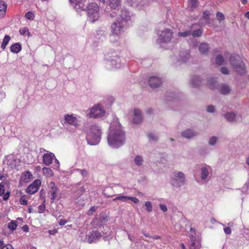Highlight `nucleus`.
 <instances>
[{"label": "nucleus", "instance_id": "obj_49", "mask_svg": "<svg viewBox=\"0 0 249 249\" xmlns=\"http://www.w3.org/2000/svg\"><path fill=\"white\" fill-rule=\"evenodd\" d=\"M25 17L30 20H33L34 18V15L31 12H28L26 14Z\"/></svg>", "mask_w": 249, "mask_h": 249}, {"label": "nucleus", "instance_id": "obj_44", "mask_svg": "<svg viewBox=\"0 0 249 249\" xmlns=\"http://www.w3.org/2000/svg\"><path fill=\"white\" fill-rule=\"evenodd\" d=\"M216 18L219 22L224 20V19H225L224 15L221 12L217 13Z\"/></svg>", "mask_w": 249, "mask_h": 249}, {"label": "nucleus", "instance_id": "obj_55", "mask_svg": "<svg viewBox=\"0 0 249 249\" xmlns=\"http://www.w3.org/2000/svg\"><path fill=\"white\" fill-rule=\"evenodd\" d=\"M128 200H131L135 203H138L139 202V200L135 197L128 196Z\"/></svg>", "mask_w": 249, "mask_h": 249}, {"label": "nucleus", "instance_id": "obj_18", "mask_svg": "<svg viewBox=\"0 0 249 249\" xmlns=\"http://www.w3.org/2000/svg\"><path fill=\"white\" fill-rule=\"evenodd\" d=\"M198 135V133L193 129H187L181 133L182 137L187 139H192Z\"/></svg>", "mask_w": 249, "mask_h": 249}, {"label": "nucleus", "instance_id": "obj_3", "mask_svg": "<svg viewBox=\"0 0 249 249\" xmlns=\"http://www.w3.org/2000/svg\"><path fill=\"white\" fill-rule=\"evenodd\" d=\"M186 183V175L183 172L176 170L172 173L170 176V183L174 188L180 189Z\"/></svg>", "mask_w": 249, "mask_h": 249}, {"label": "nucleus", "instance_id": "obj_50", "mask_svg": "<svg viewBox=\"0 0 249 249\" xmlns=\"http://www.w3.org/2000/svg\"><path fill=\"white\" fill-rule=\"evenodd\" d=\"M97 207L93 206L92 207L88 212L87 214L88 215H91L96 211Z\"/></svg>", "mask_w": 249, "mask_h": 249}, {"label": "nucleus", "instance_id": "obj_58", "mask_svg": "<svg viewBox=\"0 0 249 249\" xmlns=\"http://www.w3.org/2000/svg\"><path fill=\"white\" fill-rule=\"evenodd\" d=\"M4 194V185L2 183H0V196H2Z\"/></svg>", "mask_w": 249, "mask_h": 249}, {"label": "nucleus", "instance_id": "obj_29", "mask_svg": "<svg viewBox=\"0 0 249 249\" xmlns=\"http://www.w3.org/2000/svg\"><path fill=\"white\" fill-rule=\"evenodd\" d=\"M21 50V46L19 43H15L10 47V50L14 53H18Z\"/></svg>", "mask_w": 249, "mask_h": 249}, {"label": "nucleus", "instance_id": "obj_47", "mask_svg": "<svg viewBox=\"0 0 249 249\" xmlns=\"http://www.w3.org/2000/svg\"><path fill=\"white\" fill-rule=\"evenodd\" d=\"M19 202L21 205H27L28 202L26 199L25 196H22L19 199Z\"/></svg>", "mask_w": 249, "mask_h": 249}, {"label": "nucleus", "instance_id": "obj_9", "mask_svg": "<svg viewBox=\"0 0 249 249\" xmlns=\"http://www.w3.org/2000/svg\"><path fill=\"white\" fill-rule=\"evenodd\" d=\"M173 37V32L170 29H166L161 32L159 35L158 41L159 44L168 42Z\"/></svg>", "mask_w": 249, "mask_h": 249}, {"label": "nucleus", "instance_id": "obj_4", "mask_svg": "<svg viewBox=\"0 0 249 249\" xmlns=\"http://www.w3.org/2000/svg\"><path fill=\"white\" fill-rule=\"evenodd\" d=\"M230 62L232 68L236 72L240 74L245 73L244 64L240 60L239 56L231 55L230 58Z\"/></svg>", "mask_w": 249, "mask_h": 249}, {"label": "nucleus", "instance_id": "obj_11", "mask_svg": "<svg viewBox=\"0 0 249 249\" xmlns=\"http://www.w3.org/2000/svg\"><path fill=\"white\" fill-rule=\"evenodd\" d=\"M80 117H76L73 114H67L65 116V122L68 123L69 124L74 126L75 127H77L79 126L80 124Z\"/></svg>", "mask_w": 249, "mask_h": 249}, {"label": "nucleus", "instance_id": "obj_23", "mask_svg": "<svg viewBox=\"0 0 249 249\" xmlns=\"http://www.w3.org/2000/svg\"><path fill=\"white\" fill-rule=\"evenodd\" d=\"M198 50L201 53L206 54L209 50L208 44L206 43H200L198 46Z\"/></svg>", "mask_w": 249, "mask_h": 249}, {"label": "nucleus", "instance_id": "obj_24", "mask_svg": "<svg viewBox=\"0 0 249 249\" xmlns=\"http://www.w3.org/2000/svg\"><path fill=\"white\" fill-rule=\"evenodd\" d=\"M225 118L229 122L232 123L236 121V115L233 112H227L224 115Z\"/></svg>", "mask_w": 249, "mask_h": 249}, {"label": "nucleus", "instance_id": "obj_8", "mask_svg": "<svg viewBox=\"0 0 249 249\" xmlns=\"http://www.w3.org/2000/svg\"><path fill=\"white\" fill-rule=\"evenodd\" d=\"M124 24L117 20L113 22L110 26V32L112 35L119 36L124 31Z\"/></svg>", "mask_w": 249, "mask_h": 249}, {"label": "nucleus", "instance_id": "obj_42", "mask_svg": "<svg viewBox=\"0 0 249 249\" xmlns=\"http://www.w3.org/2000/svg\"><path fill=\"white\" fill-rule=\"evenodd\" d=\"M202 31L201 29L195 30L192 33V35L195 37H199L201 36Z\"/></svg>", "mask_w": 249, "mask_h": 249}, {"label": "nucleus", "instance_id": "obj_53", "mask_svg": "<svg viewBox=\"0 0 249 249\" xmlns=\"http://www.w3.org/2000/svg\"><path fill=\"white\" fill-rule=\"evenodd\" d=\"M220 71L223 74H229V71L227 67H222L220 69Z\"/></svg>", "mask_w": 249, "mask_h": 249}, {"label": "nucleus", "instance_id": "obj_6", "mask_svg": "<svg viewBox=\"0 0 249 249\" xmlns=\"http://www.w3.org/2000/svg\"><path fill=\"white\" fill-rule=\"evenodd\" d=\"M107 67L109 69H118L121 68V64L120 59L117 56L115 53H107L106 55Z\"/></svg>", "mask_w": 249, "mask_h": 249}, {"label": "nucleus", "instance_id": "obj_7", "mask_svg": "<svg viewBox=\"0 0 249 249\" xmlns=\"http://www.w3.org/2000/svg\"><path fill=\"white\" fill-rule=\"evenodd\" d=\"M105 111L103 108L99 104L92 107L88 114L89 118H99L105 115Z\"/></svg>", "mask_w": 249, "mask_h": 249}, {"label": "nucleus", "instance_id": "obj_34", "mask_svg": "<svg viewBox=\"0 0 249 249\" xmlns=\"http://www.w3.org/2000/svg\"><path fill=\"white\" fill-rule=\"evenodd\" d=\"M218 138L217 137L213 136L209 138L208 142L210 145L213 146L218 142Z\"/></svg>", "mask_w": 249, "mask_h": 249}, {"label": "nucleus", "instance_id": "obj_57", "mask_svg": "<svg viewBox=\"0 0 249 249\" xmlns=\"http://www.w3.org/2000/svg\"><path fill=\"white\" fill-rule=\"evenodd\" d=\"M38 210L39 213H42L45 210V207L44 205H40L38 207Z\"/></svg>", "mask_w": 249, "mask_h": 249}, {"label": "nucleus", "instance_id": "obj_59", "mask_svg": "<svg viewBox=\"0 0 249 249\" xmlns=\"http://www.w3.org/2000/svg\"><path fill=\"white\" fill-rule=\"evenodd\" d=\"M224 231L226 234H230L231 232V229L228 227L224 229Z\"/></svg>", "mask_w": 249, "mask_h": 249}, {"label": "nucleus", "instance_id": "obj_48", "mask_svg": "<svg viewBox=\"0 0 249 249\" xmlns=\"http://www.w3.org/2000/svg\"><path fill=\"white\" fill-rule=\"evenodd\" d=\"M200 249V245L198 243L196 245V242L194 241L191 243V246H190V249Z\"/></svg>", "mask_w": 249, "mask_h": 249}, {"label": "nucleus", "instance_id": "obj_39", "mask_svg": "<svg viewBox=\"0 0 249 249\" xmlns=\"http://www.w3.org/2000/svg\"><path fill=\"white\" fill-rule=\"evenodd\" d=\"M216 84V81L213 78H211L208 81V85L211 89H214Z\"/></svg>", "mask_w": 249, "mask_h": 249}, {"label": "nucleus", "instance_id": "obj_36", "mask_svg": "<svg viewBox=\"0 0 249 249\" xmlns=\"http://www.w3.org/2000/svg\"><path fill=\"white\" fill-rule=\"evenodd\" d=\"M85 191V189L84 186H80L77 188L75 193L76 194L75 197H78L81 196Z\"/></svg>", "mask_w": 249, "mask_h": 249}, {"label": "nucleus", "instance_id": "obj_22", "mask_svg": "<svg viewBox=\"0 0 249 249\" xmlns=\"http://www.w3.org/2000/svg\"><path fill=\"white\" fill-rule=\"evenodd\" d=\"M33 179V175L29 171H26L22 173L21 176V179L25 182H29Z\"/></svg>", "mask_w": 249, "mask_h": 249}, {"label": "nucleus", "instance_id": "obj_32", "mask_svg": "<svg viewBox=\"0 0 249 249\" xmlns=\"http://www.w3.org/2000/svg\"><path fill=\"white\" fill-rule=\"evenodd\" d=\"M111 8L115 9L119 5L120 0H108Z\"/></svg>", "mask_w": 249, "mask_h": 249}, {"label": "nucleus", "instance_id": "obj_56", "mask_svg": "<svg viewBox=\"0 0 249 249\" xmlns=\"http://www.w3.org/2000/svg\"><path fill=\"white\" fill-rule=\"evenodd\" d=\"M160 209L164 212L167 211V206L165 204H160L159 205Z\"/></svg>", "mask_w": 249, "mask_h": 249}, {"label": "nucleus", "instance_id": "obj_62", "mask_svg": "<svg viewBox=\"0 0 249 249\" xmlns=\"http://www.w3.org/2000/svg\"><path fill=\"white\" fill-rule=\"evenodd\" d=\"M58 223L60 225H64L67 223V221L64 219H60Z\"/></svg>", "mask_w": 249, "mask_h": 249}, {"label": "nucleus", "instance_id": "obj_54", "mask_svg": "<svg viewBox=\"0 0 249 249\" xmlns=\"http://www.w3.org/2000/svg\"><path fill=\"white\" fill-rule=\"evenodd\" d=\"M19 32L21 35H25L26 33H29L28 28L26 27L20 29Z\"/></svg>", "mask_w": 249, "mask_h": 249}, {"label": "nucleus", "instance_id": "obj_2", "mask_svg": "<svg viewBox=\"0 0 249 249\" xmlns=\"http://www.w3.org/2000/svg\"><path fill=\"white\" fill-rule=\"evenodd\" d=\"M101 134L102 131L99 126L96 124H91L87 136L88 144L92 145L97 144L100 141Z\"/></svg>", "mask_w": 249, "mask_h": 249}, {"label": "nucleus", "instance_id": "obj_28", "mask_svg": "<svg viewBox=\"0 0 249 249\" xmlns=\"http://www.w3.org/2000/svg\"><path fill=\"white\" fill-rule=\"evenodd\" d=\"M7 4L3 1H0V16L3 17L6 14Z\"/></svg>", "mask_w": 249, "mask_h": 249}, {"label": "nucleus", "instance_id": "obj_25", "mask_svg": "<svg viewBox=\"0 0 249 249\" xmlns=\"http://www.w3.org/2000/svg\"><path fill=\"white\" fill-rule=\"evenodd\" d=\"M219 90L221 94L226 95L230 92L231 89L228 85L222 84L220 86Z\"/></svg>", "mask_w": 249, "mask_h": 249}, {"label": "nucleus", "instance_id": "obj_60", "mask_svg": "<svg viewBox=\"0 0 249 249\" xmlns=\"http://www.w3.org/2000/svg\"><path fill=\"white\" fill-rule=\"evenodd\" d=\"M9 196H10V193L9 192H7L6 194H5L4 195V196H3V199L4 200H7L9 198Z\"/></svg>", "mask_w": 249, "mask_h": 249}, {"label": "nucleus", "instance_id": "obj_37", "mask_svg": "<svg viewBox=\"0 0 249 249\" xmlns=\"http://www.w3.org/2000/svg\"><path fill=\"white\" fill-rule=\"evenodd\" d=\"M215 62L218 65H223L224 62L223 57L220 54L218 55L216 57Z\"/></svg>", "mask_w": 249, "mask_h": 249}, {"label": "nucleus", "instance_id": "obj_26", "mask_svg": "<svg viewBox=\"0 0 249 249\" xmlns=\"http://www.w3.org/2000/svg\"><path fill=\"white\" fill-rule=\"evenodd\" d=\"M18 161V159L15 158L13 156H11L8 157L7 164L9 166H10L11 168H13L16 166Z\"/></svg>", "mask_w": 249, "mask_h": 249}, {"label": "nucleus", "instance_id": "obj_17", "mask_svg": "<svg viewBox=\"0 0 249 249\" xmlns=\"http://www.w3.org/2000/svg\"><path fill=\"white\" fill-rule=\"evenodd\" d=\"M210 166L207 165H204L200 168V178L202 180H205L207 178L210 174Z\"/></svg>", "mask_w": 249, "mask_h": 249}, {"label": "nucleus", "instance_id": "obj_1", "mask_svg": "<svg viewBox=\"0 0 249 249\" xmlns=\"http://www.w3.org/2000/svg\"><path fill=\"white\" fill-rule=\"evenodd\" d=\"M125 140V133L120 124L117 121L114 122L110 125L107 137L108 144L112 147L117 148L124 143Z\"/></svg>", "mask_w": 249, "mask_h": 249}, {"label": "nucleus", "instance_id": "obj_63", "mask_svg": "<svg viewBox=\"0 0 249 249\" xmlns=\"http://www.w3.org/2000/svg\"><path fill=\"white\" fill-rule=\"evenodd\" d=\"M22 229H23V231H26V232H27V231H28V229H29V228H28V226H27L25 225V226H23V227H22Z\"/></svg>", "mask_w": 249, "mask_h": 249}, {"label": "nucleus", "instance_id": "obj_21", "mask_svg": "<svg viewBox=\"0 0 249 249\" xmlns=\"http://www.w3.org/2000/svg\"><path fill=\"white\" fill-rule=\"evenodd\" d=\"M76 10H83L85 8V5L83 3L84 0H69Z\"/></svg>", "mask_w": 249, "mask_h": 249}, {"label": "nucleus", "instance_id": "obj_14", "mask_svg": "<svg viewBox=\"0 0 249 249\" xmlns=\"http://www.w3.org/2000/svg\"><path fill=\"white\" fill-rule=\"evenodd\" d=\"M202 82V80L199 76L194 75L191 77L189 85L191 88H196L199 87Z\"/></svg>", "mask_w": 249, "mask_h": 249}, {"label": "nucleus", "instance_id": "obj_35", "mask_svg": "<svg viewBox=\"0 0 249 249\" xmlns=\"http://www.w3.org/2000/svg\"><path fill=\"white\" fill-rule=\"evenodd\" d=\"M10 39V37L9 36H8V35L5 36L3 38L2 43L1 45V48H2L3 50L5 49L6 46L8 44Z\"/></svg>", "mask_w": 249, "mask_h": 249}, {"label": "nucleus", "instance_id": "obj_16", "mask_svg": "<svg viewBox=\"0 0 249 249\" xmlns=\"http://www.w3.org/2000/svg\"><path fill=\"white\" fill-rule=\"evenodd\" d=\"M161 83V79L157 76L150 77L148 80L149 85L152 88L159 87Z\"/></svg>", "mask_w": 249, "mask_h": 249}, {"label": "nucleus", "instance_id": "obj_10", "mask_svg": "<svg viewBox=\"0 0 249 249\" xmlns=\"http://www.w3.org/2000/svg\"><path fill=\"white\" fill-rule=\"evenodd\" d=\"M48 195L53 203L57 197L58 189L53 182H51L48 184Z\"/></svg>", "mask_w": 249, "mask_h": 249}, {"label": "nucleus", "instance_id": "obj_61", "mask_svg": "<svg viewBox=\"0 0 249 249\" xmlns=\"http://www.w3.org/2000/svg\"><path fill=\"white\" fill-rule=\"evenodd\" d=\"M53 160H54V163H55V166H56V168H58L59 167V161L56 159V158H54Z\"/></svg>", "mask_w": 249, "mask_h": 249}, {"label": "nucleus", "instance_id": "obj_52", "mask_svg": "<svg viewBox=\"0 0 249 249\" xmlns=\"http://www.w3.org/2000/svg\"><path fill=\"white\" fill-rule=\"evenodd\" d=\"M77 171L83 177H86L88 175V171L86 170L78 169Z\"/></svg>", "mask_w": 249, "mask_h": 249}, {"label": "nucleus", "instance_id": "obj_46", "mask_svg": "<svg viewBox=\"0 0 249 249\" xmlns=\"http://www.w3.org/2000/svg\"><path fill=\"white\" fill-rule=\"evenodd\" d=\"M210 13L208 11H205L203 13L202 17L205 20L206 22H208L209 20Z\"/></svg>", "mask_w": 249, "mask_h": 249}, {"label": "nucleus", "instance_id": "obj_30", "mask_svg": "<svg viewBox=\"0 0 249 249\" xmlns=\"http://www.w3.org/2000/svg\"><path fill=\"white\" fill-rule=\"evenodd\" d=\"M42 171L44 175L47 177H51L53 176V172L50 168L43 167Z\"/></svg>", "mask_w": 249, "mask_h": 249}, {"label": "nucleus", "instance_id": "obj_20", "mask_svg": "<svg viewBox=\"0 0 249 249\" xmlns=\"http://www.w3.org/2000/svg\"><path fill=\"white\" fill-rule=\"evenodd\" d=\"M101 236V234L98 231H92L89 235L87 239L89 243H91L99 239Z\"/></svg>", "mask_w": 249, "mask_h": 249}, {"label": "nucleus", "instance_id": "obj_12", "mask_svg": "<svg viewBox=\"0 0 249 249\" xmlns=\"http://www.w3.org/2000/svg\"><path fill=\"white\" fill-rule=\"evenodd\" d=\"M41 184V181L39 179L35 180L31 185H30L26 189V192L29 194H33L37 192Z\"/></svg>", "mask_w": 249, "mask_h": 249}, {"label": "nucleus", "instance_id": "obj_13", "mask_svg": "<svg viewBox=\"0 0 249 249\" xmlns=\"http://www.w3.org/2000/svg\"><path fill=\"white\" fill-rule=\"evenodd\" d=\"M54 158H55L54 154L47 151V153H45L42 157V162L45 165L49 166L52 163Z\"/></svg>", "mask_w": 249, "mask_h": 249}, {"label": "nucleus", "instance_id": "obj_27", "mask_svg": "<svg viewBox=\"0 0 249 249\" xmlns=\"http://www.w3.org/2000/svg\"><path fill=\"white\" fill-rule=\"evenodd\" d=\"M134 162L138 166H142L144 162L143 157L140 155H137L134 159Z\"/></svg>", "mask_w": 249, "mask_h": 249}, {"label": "nucleus", "instance_id": "obj_43", "mask_svg": "<svg viewBox=\"0 0 249 249\" xmlns=\"http://www.w3.org/2000/svg\"><path fill=\"white\" fill-rule=\"evenodd\" d=\"M191 34V33L190 31H186L184 32H178V36H181V37H186V36H190Z\"/></svg>", "mask_w": 249, "mask_h": 249}, {"label": "nucleus", "instance_id": "obj_45", "mask_svg": "<svg viewBox=\"0 0 249 249\" xmlns=\"http://www.w3.org/2000/svg\"><path fill=\"white\" fill-rule=\"evenodd\" d=\"M17 227V225L14 221H11L8 224V228L12 230H15Z\"/></svg>", "mask_w": 249, "mask_h": 249}, {"label": "nucleus", "instance_id": "obj_38", "mask_svg": "<svg viewBox=\"0 0 249 249\" xmlns=\"http://www.w3.org/2000/svg\"><path fill=\"white\" fill-rule=\"evenodd\" d=\"M128 199V196H120L113 199V201L120 200L122 202H126Z\"/></svg>", "mask_w": 249, "mask_h": 249}, {"label": "nucleus", "instance_id": "obj_31", "mask_svg": "<svg viewBox=\"0 0 249 249\" xmlns=\"http://www.w3.org/2000/svg\"><path fill=\"white\" fill-rule=\"evenodd\" d=\"M147 137L148 138L149 142H156L159 140L158 136L153 133H150L148 134Z\"/></svg>", "mask_w": 249, "mask_h": 249}, {"label": "nucleus", "instance_id": "obj_5", "mask_svg": "<svg viewBox=\"0 0 249 249\" xmlns=\"http://www.w3.org/2000/svg\"><path fill=\"white\" fill-rule=\"evenodd\" d=\"M99 8L95 3L90 4L88 7L87 14L89 20L94 22L98 20L99 18Z\"/></svg>", "mask_w": 249, "mask_h": 249}, {"label": "nucleus", "instance_id": "obj_15", "mask_svg": "<svg viewBox=\"0 0 249 249\" xmlns=\"http://www.w3.org/2000/svg\"><path fill=\"white\" fill-rule=\"evenodd\" d=\"M120 18L121 19V22L124 24L126 23V21L131 19L130 13L126 9H122L120 14Z\"/></svg>", "mask_w": 249, "mask_h": 249}, {"label": "nucleus", "instance_id": "obj_41", "mask_svg": "<svg viewBox=\"0 0 249 249\" xmlns=\"http://www.w3.org/2000/svg\"><path fill=\"white\" fill-rule=\"evenodd\" d=\"M145 206L146 207V210L148 212H151L152 211V203L150 201H146L145 202Z\"/></svg>", "mask_w": 249, "mask_h": 249}, {"label": "nucleus", "instance_id": "obj_33", "mask_svg": "<svg viewBox=\"0 0 249 249\" xmlns=\"http://www.w3.org/2000/svg\"><path fill=\"white\" fill-rule=\"evenodd\" d=\"M198 2L197 0H188V7L190 10H193L197 6Z\"/></svg>", "mask_w": 249, "mask_h": 249}, {"label": "nucleus", "instance_id": "obj_19", "mask_svg": "<svg viewBox=\"0 0 249 249\" xmlns=\"http://www.w3.org/2000/svg\"><path fill=\"white\" fill-rule=\"evenodd\" d=\"M133 122L135 124H140L142 120L141 111L137 108H135L133 110Z\"/></svg>", "mask_w": 249, "mask_h": 249}, {"label": "nucleus", "instance_id": "obj_51", "mask_svg": "<svg viewBox=\"0 0 249 249\" xmlns=\"http://www.w3.org/2000/svg\"><path fill=\"white\" fill-rule=\"evenodd\" d=\"M207 111L210 113H213L215 111V107L213 105H209L207 107Z\"/></svg>", "mask_w": 249, "mask_h": 249}, {"label": "nucleus", "instance_id": "obj_64", "mask_svg": "<svg viewBox=\"0 0 249 249\" xmlns=\"http://www.w3.org/2000/svg\"><path fill=\"white\" fill-rule=\"evenodd\" d=\"M245 17L249 19V12H248L245 14Z\"/></svg>", "mask_w": 249, "mask_h": 249}, {"label": "nucleus", "instance_id": "obj_40", "mask_svg": "<svg viewBox=\"0 0 249 249\" xmlns=\"http://www.w3.org/2000/svg\"><path fill=\"white\" fill-rule=\"evenodd\" d=\"M0 249H13L10 244L4 245L3 241L0 240Z\"/></svg>", "mask_w": 249, "mask_h": 249}]
</instances>
